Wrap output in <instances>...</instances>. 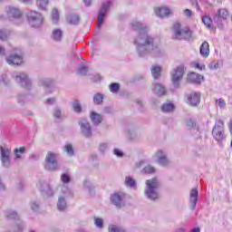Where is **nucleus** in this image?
<instances>
[{
    "label": "nucleus",
    "instance_id": "1",
    "mask_svg": "<svg viewBox=\"0 0 232 232\" xmlns=\"http://www.w3.org/2000/svg\"><path fill=\"white\" fill-rule=\"evenodd\" d=\"M131 26L137 32L134 44L140 57H146L148 53H151L153 57H160L162 50L155 44V38L148 34V26L140 22H133Z\"/></svg>",
    "mask_w": 232,
    "mask_h": 232
},
{
    "label": "nucleus",
    "instance_id": "2",
    "mask_svg": "<svg viewBox=\"0 0 232 232\" xmlns=\"http://www.w3.org/2000/svg\"><path fill=\"white\" fill-rule=\"evenodd\" d=\"M159 188H160V181L159 179L152 178L150 179L146 180V188H145V197L149 198V200H159Z\"/></svg>",
    "mask_w": 232,
    "mask_h": 232
},
{
    "label": "nucleus",
    "instance_id": "3",
    "mask_svg": "<svg viewBox=\"0 0 232 232\" xmlns=\"http://www.w3.org/2000/svg\"><path fill=\"white\" fill-rule=\"evenodd\" d=\"M172 39L174 41H189L191 39V31L189 29H182L180 24L176 23L173 25Z\"/></svg>",
    "mask_w": 232,
    "mask_h": 232
},
{
    "label": "nucleus",
    "instance_id": "4",
    "mask_svg": "<svg viewBox=\"0 0 232 232\" xmlns=\"http://www.w3.org/2000/svg\"><path fill=\"white\" fill-rule=\"evenodd\" d=\"M5 12L9 21L12 23H15V21H18V24L23 23V11L21 9L9 5L5 7Z\"/></svg>",
    "mask_w": 232,
    "mask_h": 232
},
{
    "label": "nucleus",
    "instance_id": "5",
    "mask_svg": "<svg viewBox=\"0 0 232 232\" xmlns=\"http://www.w3.org/2000/svg\"><path fill=\"white\" fill-rule=\"evenodd\" d=\"M212 135L218 142H222L226 139V132L224 130V121L218 120L212 130Z\"/></svg>",
    "mask_w": 232,
    "mask_h": 232
},
{
    "label": "nucleus",
    "instance_id": "6",
    "mask_svg": "<svg viewBox=\"0 0 232 232\" xmlns=\"http://www.w3.org/2000/svg\"><path fill=\"white\" fill-rule=\"evenodd\" d=\"M62 192L63 196L59 197L57 203V208L59 211H64V209H66V198H68V197L73 198V191L66 186L62 187Z\"/></svg>",
    "mask_w": 232,
    "mask_h": 232
},
{
    "label": "nucleus",
    "instance_id": "7",
    "mask_svg": "<svg viewBox=\"0 0 232 232\" xmlns=\"http://www.w3.org/2000/svg\"><path fill=\"white\" fill-rule=\"evenodd\" d=\"M27 21L33 28H39L43 24V15L35 11L27 13Z\"/></svg>",
    "mask_w": 232,
    "mask_h": 232
},
{
    "label": "nucleus",
    "instance_id": "8",
    "mask_svg": "<svg viewBox=\"0 0 232 232\" xmlns=\"http://www.w3.org/2000/svg\"><path fill=\"white\" fill-rule=\"evenodd\" d=\"M59 164L57 162V154L53 152H48L45 157L44 168L47 171H55Z\"/></svg>",
    "mask_w": 232,
    "mask_h": 232
},
{
    "label": "nucleus",
    "instance_id": "9",
    "mask_svg": "<svg viewBox=\"0 0 232 232\" xmlns=\"http://www.w3.org/2000/svg\"><path fill=\"white\" fill-rule=\"evenodd\" d=\"M14 81L24 90H32V81L26 72H18L14 76Z\"/></svg>",
    "mask_w": 232,
    "mask_h": 232
},
{
    "label": "nucleus",
    "instance_id": "10",
    "mask_svg": "<svg viewBox=\"0 0 232 232\" xmlns=\"http://www.w3.org/2000/svg\"><path fill=\"white\" fill-rule=\"evenodd\" d=\"M111 6V1L103 2L98 13V24L97 28H101L104 23V18L106 17V14H108V10H110Z\"/></svg>",
    "mask_w": 232,
    "mask_h": 232
},
{
    "label": "nucleus",
    "instance_id": "11",
    "mask_svg": "<svg viewBox=\"0 0 232 232\" xmlns=\"http://www.w3.org/2000/svg\"><path fill=\"white\" fill-rule=\"evenodd\" d=\"M182 77H184V66H179L171 72L172 84L174 88H179Z\"/></svg>",
    "mask_w": 232,
    "mask_h": 232
},
{
    "label": "nucleus",
    "instance_id": "12",
    "mask_svg": "<svg viewBox=\"0 0 232 232\" xmlns=\"http://www.w3.org/2000/svg\"><path fill=\"white\" fill-rule=\"evenodd\" d=\"M78 124L80 126L82 135H83L85 139H91L93 133L92 132V126L90 125V121L84 118H82Z\"/></svg>",
    "mask_w": 232,
    "mask_h": 232
},
{
    "label": "nucleus",
    "instance_id": "13",
    "mask_svg": "<svg viewBox=\"0 0 232 232\" xmlns=\"http://www.w3.org/2000/svg\"><path fill=\"white\" fill-rule=\"evenodd\" d=\"M10 153L11 150L8 147L0 146V159L4 168L10 166Z\"/></svg>",
    "mask_w": 232,
    "mask_h": 232
},
{
    "label": "nucleus",
    "instance_id": "14",
    "mask_svg": "<svg viewBox=\"0 0 232 232\" xmlns=\"http://www.w3.org/2000/svg\"><path fill=\"white\" fill-rule=\"evenodd\" d=\"M125 198L124 193H114L111 196V202L113 206H116L118 209H121V208H124L126 204V201H124Z\"/></svg>",
    "mask_w": 232,
    "mask_h": 232
},
{
    "label": "nucleus",
    "instance_id": "15",
    "mask_svg": "<svg viewBox=\"0 0 232 232\" xmlns=\"http://www.w3.org/2000/svg\"><path fill=\"white\" fill-rule=\"evenodd\" d=\"M7 64H23V53L20 50H17L15 53H13L9 57L6 58Z\"/></svg>",
    "mask_w": 232,
    "mask_h": 232
},
{
    "label": "nucleus",
    "instance_id": "16",
    "mask_svg": "<svg viewBox=\"0 0 232 232\" xmlns=\"http://www.w3.org/2000/svg\"><path fill=\"white\" fill-rule=\"evenodd\" d=\"M155 157L156 162H158L160 166H169V164H171V161L168 159V155L162 150H158L155 153Z\"/></svg>",
    "mask_w": 232,
    "mask_h": 232
},
{
    "label": "nucleus",
    "instance_id": "17",
    "mask_svg": "<svg viewBox=\"0 0 232 232\" xmlns=\"http://www.w3.org/2000/svg\"><path fill=\"white\" fill-rule=\"evenodd\" d=\"M187 103L189 106H198L200 104V92H190L186 95Z\"/></svg>",
    "mask_w": 232,
    "mask_h": 232
},
{
    "label": "nucleus",
    "instance_id": "18",
    "mask_svg": "<svg viewBox=\"0 0 232 232\" xmlns=\"http://www.w3.org/2000/svg\"><path fill=\"white\" fill-rule=\"evenodd\" d=\"M40 86H43L46 93L53 92V80L50 78H43L39 82Z\"/></svg>",
    "mask_w": 232,
    "mask_h": 232
},
{
    "label": "nucleus",
    "instance_id": "19",
    "mask_svg": "<svg viewBox=\"0 0 232 232\" xmlns=\"http://www.w3.org/2000/svg\"><path fill=\"white\" fill-rule=\"evenodd\" d=\"M189 202L190 209L192 211H195V208H197V202H198V189H197L196 188L190 190Z\"/></svg>",
    "mask_w": 232,
    "mask_h": 232
},
{
    "label": "nucleus",
    "instance_id": "20",
    "mask_svg": "<svg viewBox=\"0 0 232 232\" xmlns=\"http://www.w3.org/2000/svg\"><path fill=\"white\" fill-rule=\"evenodd\" d=\"M155 14L158 17L164 19V17H169L170 15H173V11H171L169 7L163 6L156 8Z\"/></svg>",
    "mask_w": 232,
    "mask_h": 232
},
{
    "label": "nucleus",
    "instance_id": "21",
    "mask_svg": "<svg viewBox=\"0 0 232 232\" xmlns=\"http://www.w3.org/2000/svg\"><path fill=\"white\" fill-rule=\"evenodd\" d=\"M37 188H39L40 191L44 193V195H47V197H52V195H53L52 187H50V184L46 183L45 181H40L37 184Z\"/></svg>",
    "mask_w": 232,
    "mask_h": 232
},
{
    "label": "nucleus",
    "instance_id": "22",
    "mask_svg": "<svg viewBox=\"0 0 232 232\" xmlns=\"http://www.w3.org/2000/svg\"><path fill=\"white\" fill-rule=\"evenodd\" d=\"M229 17V11L226 8L218 9V14L214 15V21L216 23H220V21H226Z\"/></svg>",
    "mask_w": 232,
    "mask_h": 232
},
{
    "label": "nucleus",
    "instance_id": "23",
    "mask_svg": "<svg viewBox=\"0 0 232 232\" xmlns=\"http://www.w3.org/2000/svg\"><path fill=\"white\" fill-rule=\"evenodd\" d=\"M187 79L188 82H193V84H200L202 81H204V76L196 72H190L188 74Z\"/></svg>",
    "mask_w": 232,
    "mask_h": 232
},
{
    "label": "nucleus",
    "instance_id": "24",
    "mask_svg": "<svg viewBox=\"0 0 232 232\" xmlns=\"http://www.w3.org/2000/svg\"><path fill=\"white\" fill-rule=\"evenodd\" d=\"M152 92L155 95H158V97H162L166 95V87L160 83H154Z\"/></svg>",
    "mask_w": 232,
    "mask_h": 232
},
{
    "label": "nucleus",
    "instance_id": "25",
    "mask_svg": "<svg viewBox=\"0 0 232 232\" xmlns=\"http://www.w3.org/2000/svg\"><path fill=\"white\" fill-rule=\"evenodd\" d=\"M53 117L57 122L64 121V116L63 115V110L60 107H54L53 110Z\"/></svg>",
    "mask_w": 232,
    "mask_h": 232
},
{
    "label": "nucleus",
    "instance_id": "26",
    "mask_svg": "<svg viewBox=\"0 0 232 232\" xmlns=\"http://www.w3.org/2000/svg\"><path fill=\"white\" fill-rule=\"evenodd\" d=\"M90 119L94 126H99L102 122V116L95 111L91 112Z\"/></svg>",
    "mask_w": 232,
    "mask_h": 232
},
{
    "label": "nucleus",
    "instance_id": "27",
    "mask_svg": "<svg viewBox=\"0 0 232 232\" xmlns=\"http://www.w3.org/2000/svg\"><path fill=\"white\" fill-rule=\"evenodd\" d=\"M199 53L202 57H209V44L208 42H203Z\"/></svg>",
    "mask_w": 232,
    "mask_h": 232
},
{
    "label": "nucleus",
    "instance_id": "28",
    "mask_svg": "<svg viewBox=\"0 0 232 232\" xmlns=\"http://www.w3.org/2000/svg\"><path fill=\"white\" fill-rule=\"evenodd\" d=\"M152 77L154 79H160V75L162 73V68L159 65H153L150 69Z\"/></svg>",
    "mask_w": 232,
    "mask_h": 232
},
{
    "label": "nucleus",
    "instance_id": "29",
    "mask_svg": "<svg viewBox=\"0 0 232 232\" xmlns=\"http://www.w3.org/2000/svg\"><path fill=\"white\" fill-rule=\"evenodd\" d=\"M175 111V105L171 102H165L161 106V111H163V113H171V111Z\"/></svg>",
    "mask_w": 232,
    "mask_h": 232
},
{
    "label": "nucleus",
    "instance_id": "30",
    "mask_svg": "<svg viewBox=\"0 0 232 232\" xmlns=\"http://www.w3.org/2000/svg\"><path fill=\"white\" fill-rule=\"evenodd\" d=\"M70 24H77L81 21V17L77 14H71L67 16Z\"/></svg>",
    "mask_w": 232,
    "mask_h": 232
},
{
    "label": "nucleus",
    "instance_id": "31",
    "mask_svg": "<svg viewBox=\"0 0 232 232\" xmlns=\"http://www.w3.org/2000/svg\"><path fill=\"white\" fill-rule=\"evenodd\" d=\"M93 102L97 105L102 104V102H104V94L101 92H97L96 94H94Z\"/></svg>",
    "mask_w": 232,
    "mask_h": 232
},
{
    "label": "nucleus",
    "instance_id": "32",
    "mask_svg": "<svg viewBox=\"0 0 232 232\" xmlns=\"http://www.w3.org/2000/svg\"><path fill=\"white\" fill-rule=\"evenodd\" d=\"M52 39H53V41H61V39H63V31L61 29L53 30Z\"/></svg>",
    "mask_w": 232,
    "mask_h": 232
},
{
    "label": "nucleus",
    "instance_id": "33",
    "mask_svg": "<svg viewBox=\"0 0 232 232\" xmlns=\"http://www.w3.org/2000/svg\"><path fill=\"white\" fill-rule=\"evenodd\" d=\"M63 150L67 152V155L69 157H73L75 155V150H73V146H72V144L70 143L64 145Z\"/></svg>",
    "mask_w": 232,
    "mask_h": 232
},
{
    "label": "nucleus",
    "instance_id": "34",
    "mask_svg": "<svg viewBox=\"0 0 232 232\" xmlns=\"http://www.w3.org/2000/svg\"><path fill=\"white\" fill-rule=\"evenodd\" d=\"M5 217L8 220H19V214L14 210L7 212Z\"/></svg>",
    "mask_w": 232,
    "mask_h": 232
},
{
    "label": "nucleus",
    "instance_id": "35",
    "mask_svg": "<svg viewBox=\"0 0 232 232\" xmlns=\"http://www.w3.org/2000/svg\"><path fill=\"white\" fill-rule=\"evenodd\" d=\"M155 171H156L155 167L151 165H148L141 169V173H145L146 175H151L155 173Z\"/></svg>",
    "mask_w": 232,
    "mask_h": 232
},
{
    "label": "nucleus",
    "instance_id": "36",
    "mask_svg": "<svg viewBox=\"0 0 232 232\" xmlns=\"http://www.w3.org/2000/svg\"><path fill=\"white\" fill-rule=\"evenodd\" d=\"M26 151V148L20 147L19 149L14 150V154L15 155V159H21V155L24 154Z\"/></svg>",
    "mask_w": 232,
    "mask_h": 232
},
{
    "label": "nucleus",
    "instance_id": "37",
    "mask_svg": "<svg viewBox=\"0 0 232 232\" xmlns=\"http://www.w3.org/2000/svg\"><path fill=\"white\" fill-rule=\"evenodd\" d=\"M127 137L128 139H130V140H137V139H139V134H137L135 130H129Z\"/></svg>",
    "mask_w": 232,
    "mask_h": 232
},
{
    "label": "nucleus",
    "instance_id": "38",
    "mask_svg": "<svg viewBox=\"0 0 232 232\" xmlns=\"http://www.w3.org/2000/svg\"><path fill=\"white\" fill-rule=\"evenodd\" d=\"M125 185L128 188H136L135 179H133V178H131V177H126L125 178Z\"/></svg>",
    "mask_w": 232,
    "mask_h": 232
},
{
    "label": "nucleus",
    "instance_id": "39",
    "mask_svg": "<svg viewBox=\"0 0 232 232\" xmlns=\"http://www.w3.org/2000/svg\"><path fill=\"white\" fill-rule=\"evenodd\" d=\"M36 5L41 10H46V6H48V0H36Z\"/></svg>",
    "mask_w": 232,
    "mask_h": 232
},
{
    "label": "nucleus",
    "instance_id": "40",
    "mask_svg": "<svg viewBox=\"0 0 232 232\" xmlns=\"http://www.w3.org/2000/svg\"><path fill=\"white\" fill-rule=\"evenodd\" d=\"M119 90H121V84L117 82L111 83L110 92H111V93H119Z\"/></svg>",
    "mask_w": 232,
    "mask_h": 232
},
{
    "label": "nucleus",
    "instance_id": "41",
    "mask_svg": "<svg viewBox=\"0 0 232 232\" xmlns=\"http://www.w3.org/2000/svg\"><path fill=\"white\" fill-rule=\"evenodd\" d=\"M202 23L207 28H211V24H213V20L209 16H203Z\"/></svg>",
    "mask_w": 232,
    "mask_h": 232
},
{
    "label": "nucleus",
    "instance_id": "42",
    "mask_svg": "<svg viewBox=\"0 0 232 232\" xmlns=\"http://www.w3.org/2000/svg\"><path fill=\"white\" fill-rule=\"evenodd\" d=\"M61 180L63 184H70V182H72V178L67 173H63L61 175Z\"/></svg>",
    "mask_w": 232,
    "mask_h": 232
},
{
    "label": "nucleus",
    "instance_id": "43",
    "mask_svg": "<svg viewBox=\"0 0 232 232\" xmlns=\"http://www.w3.org/2000/svg\"><path fill=\"white\" fill-rule=\"evenodd\" d=\"M72 108L76 113H81V111H82V107L81 106L79 101H75L72 102Z\"/></svg>",
    "mask_w": 232,
    "mask_h": 232
},
{
    "label": "nucleus",
    "instance_id": "44",
    "mask_svg": "<svg viewBox=\"0 0 232 232\" xmlns=\"http://www.w3.org/2000/svg\"><path fill=\"white\" fill-rule=\"evenodd\" d=\"M94 225L99 229H102V227H104V220H102V218H94Z\"/></svg>",
    "mask_w": 232,
    "mask_h": 232
},
{
    "label": "nucleus",
    "instance_id": "45",
    "mask_svg": "<svg viewBox=\"0 0 232 232\" xmlns=\"http://www.w3.org/2000/svg\"><path fill=\"white\" fill-rule=\"evenodd\" d=\"M186 126L188 128V130H194V128H197V122L194 121L193 119H188L186 121Z\"/></svg>",
    "mask_w": 232,
    "mask_h": 232
},
{
    "label": "nucleus",
    "instance_id": "46",
    "mask_svg": "<svg viewBox=\"0 0 232 232\" xmlns=\"http://www.w3.org/2000/svg\"><path fill=\"white\" fill-rule=\"evenodd\" d=\"M109 232H126V231L124 230V228L119 226L111 225L109 227Z\"/></svg>",
    "mask_w": 232,
    "mask_h": 232
},
{
    "label": "nucleus",
    "instance_id": "47",
    "mask_svg": "<svg viewBox=\"0 0 232 232\" xmlns=\"http://www.w3.org/2000/svg\"><path fill=\"white\" fill-rule=\"evenodd\" d=\"M52 19L53 23H57V21H59V11L57 10V8L53 9Z\"/></svg>",
    "mask_w": 232,
    "mask_h": 232
},
{
    "label": "nucleus",
    "instance_id": "48",
    "mask_svg": "<svg viewBox=\"0 0 232 232\" xmlns=\"http://www.w3.org/2000/svg\"><path fill=\"white\" fill-rule=\"evenodd\" d=\"M78 73L80 75H87L88 74V67L86 65H82L80 67Z\"/></svg>",
    "mask_w": 232,
    "mask_h": 232
},
{
    "label": "nucleus",
    "instance_id": "49",
    "mask_svg": "<svg viewBox=\"0 0 232 232\" xmlns=\"http://www.w3.org/2000/svg\"><path fill=\"white\" fill-rule=\"evenodd\" d=\"M216 102L222 110H226V101L222 98L216 100Z\"/></svg>",
    "mask_w": 232,
    "mask_h": 232
},
{
    "label": "nucleus",
    "instance_id": "50",
    "mask_svg": "<svg viewBox=\"0 0 232 232\" xmlns=\"http://www.w3.org/2000/svg\"><path fill=\"white\" fill-rule=\"evenodd\" d=\"M0 82H3L5 86H8L10 84V81L6 78V74H2L0 76Z\"/></svg>",
    "mask_w": 232,
    "mask_h": 232
},
{
    "label": "nucleus",
    "instance_id": "51",
    "mask_svg": "<svg viewBox=\"0 0 232 232\" xmlns=\"http://www.w3.org/2000/svg\"><path fill=\"white\" fill-rule=\"evenodd\" d=\"M9 34L5 30H0V40L5 41L8 38Z\"/></svg>",
    "mask_w": 232,
    "mask_h": 232
},
{
    "label": "nucleus",
    "instance_id": "52",
    "mask_svg": "<svg viewBox=\"0 0 232 232\" xmlns=\"http://www.w3.org/2000/svg\"><path fill=\"white\" fill-rule=\"evenodd\" d=\"M99 150L101 153H106V150H108V144L107 143H101Z\"/></svg>",
    "mask_w": 232,
    "mask_h": 232
},
{
    "label": "nucleus",
    "instance_id": "53",
    "mask_svg": "<svg viewBox=\"0 0 232 232\" xmlns=\"http://www.w3.org/2000/svg\"><path fill=\"white\" fill-rule=\"evenodd\" d=\"M18 102H19V104H24V102H26V95L19 94L18 95Z\"/></svg>",
    "mask_w": 232,
    "mask_h": 232
},
{
    "label": "nucleus",
    "instance_id": "54",
    "mask_svg": "<svg viewBox=\"0 0 232 232\" xmlns=\"http://www.w3.org/2000/svg\"><path fill=\"white\" fill-rule=\"evenodd\" d=\"M113 153L116 157H124V153L119 149H114Z\"/></svg>",
    "mask_w": 232,
    "mask_h": 232
},
{
    "label": "nucleus",
    "instance_id": "55",
    "mask_svg": "<svg viewBox=\"0 0 232 232\" xmlns=\"http://www.w3.org/2000/svg\"><path fill=\"white\" fill-rule=\"evenodd\" d=\"M210 70H217L218 68V63L212 62L208 64Z\"/></svg>",
    "mask_w": 232,
    "mask_h": 232
},
{
    "label": "nucleus",
    "instance_id": "56",
    "mask_svg": "<svg viewBox=\"0 0 232 232\" xmlns=\"http://www.w3.org/2000/svg\"><path fill=\"white\" fill-rule=\"evenodd\" d=\"M31 209L33 211H37L39 209V204L35 202L31 203Z\"/></svg>",
    "mask_w": 232,
    "mask_h": 232
},
{
    "label": "nucleus",
    "instance_id": "57",
    "mask_svg": "<svg viewBox=\"0 0 232 232\" xmlns=\"http://www.w3.org/2000/svg\"><path fill=\"white\" fill-rule=\"evenodd\" d=\"M184 15H186L187 17H191V15H193V12L189 9H186L184 10Z\"/></svg>",
    "mask_w": 232,
    "mask_h": 232
},
{
    "label": "nucleus",
    "instance_id": "58",
    "mask_svg": "<svg viewBox=\"0 0 232 232\" xmlns=\"http://www.w3.org/2000/svg\"><path fill=\"white\" fill-rule=\"evenodd\" d=\"M6 189V187L5 186V183H3V179L0 178V191H5Z\"/></svg>",
    "mask_w": 232,
    "mask_h": 232
},
{
    "label": "nucleus",
    "instance_id": "59",
    "mask_svg": "<svg viewBox=\"0 0 232 232\" xmlns=\"http://www.w3.org/2000/svg\"><path fill=\"white\" fill-rule=\"evenodd\" d=\"M144 165V160H140L135 164V168L140 169Z\"/></svg>",
    "mask_w": 232,
    "mask_h": 232
},
{
    "label": "nucleus",
    "instance_id": "60",
    "mask_svg": "<svg viewBox=\"0 0 232 232\" xmlns=\"http://www.w3.org/2000/svg\"><path fill=\"white\" fill-rule=\"evenodd\" d=\"M55 98H49L46 100L47 104H55Z\"/></svg>",
    "mask_w": 232,
    "mask_h": 232
},
{
    "label": "nucleus",
    "instance_id": "61",
    "mask_svg": "<svg viewBox=\"0 0 232 232\" xmlns=\"http://www.w3.org/2000/svg\"><path fill=\"white\" fill-rule=\"evenodd\" d=\"M196 68H198V70H206V65H200L199 63H197Z\"/></svg>",
    "mask_w": 232,
    "mask_h": 232
},
{
    "label": "nucleus",
    "instance_id": "62",
    "mask_svg": "<svg viewBox=\"0 0 232 232\" xmlns=\"http://www.w3.org/2000/svg\"><path fill=\"white\" fill-rule=\"evenodd\" d=\"M83 3L85 6H90V5H92V0H83Z\"/></svg>",
    "mask_w": 232,
    "mask_h": 232
},
{
    "label": "nucleus",
    "instance_id": "63",
    "mask_svg": "<svg viewBox=\"0 0 232 232\" xmlns=\"http://www.w3.org/2000/svg\"><path fill=\"white\" fill-rule=\"evenodd\" d=\"M0 55H5V48L0 46Z\"/></svg>",
    "mask_w": 232,
    "mask_h": 232
},
{
    "label": "nucleus",
    "instance_id": "64",
    "mask_svg": "<svg viewBox=\"0 0 232 232\" xmlns=\"http://www.w3.org/2000/svg\"><path fill=\"white\" fill-rule=\"evenodd\" d=\"M190 232H200V228L199 227L193 228L192 230H190Z\"/></svg>",
    "mask_w": 232,
    "mask_h": 232
}]
</instances>
